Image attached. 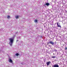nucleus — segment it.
<instances>
[{
	"label": "nucleus",
	"mask_w": 67,
	"mask_h": 67,
	"mask_svg": "<svg viewBox=\"0 0 67 67\" xmlns=\"http://www.w3.org/2000/svg\"><path fill=\"white\" fill-rule=\"evenodd\" d=\"M9 44L10 46H12V45L13 43V41L14 40V39L13 38H10L9 39Z\"/></svg>",
	"instance_id": "f257e3e1"
},
{
	"label": "nucleus",
	"mask_w": 67,
	"mask_h": 67,
	"mask_svg": "<svg viewBox=\"0 0 67 67\" xmlns=\"http://www.w3.org/2000/svg\"><path fill=\"white\" fill-rule=\"evenodd\" d=\"M49 43L51 44H52V45H55V43L53 42L52 41H50Z\"/></svg>",
	"instance_id": "f03ea898"
},
{
	"label": "nucleus",
	"mask_w": 67,
	"mask_h": 67,
	"mask_svg": "<svg viewBox=\"0 0 67 67\" xmlns=\"http://www.w3.org/2000/svg\"><path fill=\"white\" fill-rule=\"evenodd\" d=\"M57 26L58 27H60V28H61V26H60V24H58V23H57Z\"/></svg>",
	"instance_id": "7ed1b4c3"
},
{
	"label": "nucleus",
	"mask_w": 67,
	"mask_h": 67,
	"mask_svg": "<svg viewBox=\"0 0 67 67\" xmlns=\"http://www.w3.org/2000/svg\"><path fill=\"white\" fill-rule=\"evenodd\" d=\"M9 63H12L13 62L12 61V60L11 59V58H9Z\"/></svg>",
	"instance_id": "20e7f679"
},
{
	"label": "nucleus",
	"mask_w": 67,
	"mask_h": 67,
	"mask_svg": "<svg viewBox=\"0 0 67 67\" xmlns=\"http://www.w3.org/2000/svg\"><path fill=\"white\" fill-rule=\"evenodd\" d=\"M51 63V62L50 61H49V62H47V66H49V64H50Z\"/></svg>",
	"instance_id": "39448f33"
},
{
	"label": "nucleus",
	"mask_w": 67,
	"mask_h": 67,
	"mask_svg": "<svg viewBox=\"0 0 67 67\" xmlns=\"http://www.w3.org/2000/svg\"><path fill=\"white\" fill-rule=\"evenodd\" d=\"M46 5L47 6H48L49 5V4L48 3H46V4H44V5Z\"/></svg>",
	"instance_id": "423d86ee"
},
{
	"label": "nucleus",
	"mask_w": 67,
	"mask_h": 67,
	"mask_svg": "<svg viewBox=\"0 0 67 67\" xmlns=\"http://www.w3.org/2000/svg\"><path fill=\"white\" fill-rule=\"evenodd\" d=\"M15 18L16 19L19 18V16H15Z\"/></svg>",
	"instance_id": "0eeeda50"
},
{
	"label": "nucleus",
	"mask_w": 67,
	"mask_h": 67,
	"mask_svg": "<svg viewBox=\"0 0 67 67\" xmlns=\"http://www.w3.org/2000/svg\"><path fill=\"white\" fill-rule=\"evenodd\" d=\"M51 58H56V56H53L51 57Z\"/></svg>",
	"instance_id": "6e6552de"
},
{
	"label": "nucleus",
	"mask_w": 67,
	"mask_h": 67,
	"mask_svg": "<svg viewBox=\"0 0 67 67\" xmlns=\"http://www.w3.org/2000/svg\"><path fill=\"white\" fill-rule=\"evenodd\" d=\"M19 54L18 53H16L15 54V55L17 56H19Z\"/></svg>",
	"instance_id": "1a4fd4ad"
},
{
	"label": "nucleus",
	"mask_w": 67,
	"mask_h": 67,
	"mask_svg": "<svg viewBox=\"0 0 67 67\" xmlns=\"http://www.w3.org/2000/svg\"><path fill=\"white\" fill-rule=\"evenodd\" d=\"M35 22V23H36L37 22V20H35L34 21Z\"/></svg>",
	"instance_id": "9d476101"
},
{
	"label": "nucleus",
	"mask_w": 67,
	"mask_h": 67,
	"mask_svg": "<svg viewBox=\"0 0 67 67\" xmlns=\"http://www.w3.org/2000/svg\"><path fill=\"white\" fill-rule=\"evenodd\" d=\"M9 18H10V16H7V18H8V19H9Z\"/></svg>",
	"instance_id": "9b49d317"
},
{
	"label": "nucleus",
	"mask_w": 67,
	"mask_h": 67,
	"mask_svg": "<svg viewBox=\"0 0 67 67\" xmlns=\"http://www.w3.org/2000/svg\"><path fill=\"white\" fill-rule=\"evenodd\" d=\"M64 49H65V50H67V47H65L64 48Z\"/></svg>",
	"instance_id": "f8f14e48"
},
{
	"label": "nucleus",
	"mask_w": 67,
	"mask_h": 67,
	"mask_svg": "<svg viewBox=\"0 0 67 67\" xmlns=\"http://www.w3.org/2000/svg\"><path fill=\"white\" fill-rule=\"evenodd\" d=\"M48 46L49 47H51V45H49Z\"/></svg>",
	"instance_id": "ddd939ff"
},
{
	"label": "nucleus",
	"mask_w": 67,
	"mask_h": 67,
	"mask_svg": "<svg viewBox=\"0 0 67 67\" xmlns=\"http://www.w3.org/2000/svg\"><path fill=\"white\" fill-rule=\"evenodd\" d=\"M55 51H56V52L57 51V50H56V49L55 50Z\"/></svg>",
	"instance_id": "4468645a"
},
{
	"label": "nucleus",
	"mask_w": 67,
	"mask_h": 67,
	"mask_svg": "<svg viewBox=\"0 0 67 67\" xmlns=\"http://www.w3.org/2000/svg\"><path fill=\"white\" fill-rule=\"evenodd\" d=\"M16 41L17 42L18 41V40H17Z\"/></svg>",
	"instance_id": "2eb2a0df"
},
{
	"label": "nucleus",
	"mask_w": 67,
	"mask_h": 67,
	"mask_svg": "<svg viewBox=\"0 0 67 67\" xmlns=\"http://www.w3.org/2000/svg\"><path fill=\"white\" fill-rule=\"evenodd\" d=\"M16 34L18 33V32H16Z\"/></svg>",
	"instance_id": "dca6fc26"
},
{
	"label": "nucleus",
	"mask_w": 67,
	"mask_h": 67,
	"mask_svg": "<svg viewBox=\"0 0 67 67\" xmlns=\"http://www.w3.org/2000/svg\"><path fill=\"white\" fill-rule=\"evenodd\" d=\"M19 38H20V37H19Z\"/></svg>",
	"instance_id": "f3484780"
}]
</instances>
